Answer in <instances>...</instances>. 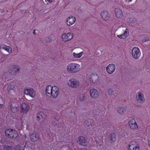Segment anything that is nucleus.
<instances>
[{"label":"nucleus","mask_w":150,"mask_h":150,"mask_svg":"<svg viewBox=\"0 0 150 150\" xmlns=\"http://www.w3.org/2000/svg\"><path fill=\"white\" fill-rule=\"evenodd\" d=\"M60 91L58 87L56 86H52L48 85L46 88L45 93L47 96L53 98H57L59 96Z\"/></svg>","instance_id":"nucleus-1"},{"label":"nucleus","mask_w":150,"mask_h":150,"mask_svg":"<svg viewBox=\"0 0 150 150\" xmlns=\"http://www.w3.org/2000/svg\"><path fill=\"white\" fill-rule=\"evenodd\" d=\"M81 69L80 65L76 63H72L68 64L67 67V71L69 73H76Z\"/></svg>","instance_id":"nucleus-2"},{"label":"nucleus","mask_w":150,"mask_h":150,"mask_svg":"<svg viewBox=\"0 0 150 150\" xmlns=\"http://www.w3.org/2000/svg\"><path fill=\"white\" fill-rule=\"evenodd\" d=\"M136 99L140 103H143L145 102V98L143 91L140 90L137 93L136 95Z\"/></svg>","instance_id":"nucleus-3"},{"label":"nucleus","mask_w":150,"mask_h":150,"mask_svg":"<svg viewBox=\"0 0 150 150\" xmlns=\"http://www.w3.org/2000/svg\"><path fill=\"white\" fill-rule=\"evenodd\" d=\"M131 54L134 59H139L141 56V52L139 48L137 47H134L131 50Z\"/></svg>","instance_id":"nucleus-4"},{"label":"nucleus","mask_w":150,"mask_h":150,"mask_svg":"<svg viewBox=\"0 0 150 150\" xmlns=\"http://www.w3.org/2000/svg\"><path fill=\"white\" fill-rule=\"evenodd\" d=\"M5 133L7 136L10 138H16L18 136L17 132L15 130L11 129L6 130Z\"/></svg>","instance_id":"nucleus-5"},{"label":"nucleus","mask_w":150,"mask_h":150,"mask_svg":"<svg viewBox=\"0 0 150 150\" xmlns=\"http://www.w3.org/2000/svg\"><path fill=\"white\" fill-rule=\"evenodd\" d=\"M68 85L70 87L76 88L79 87V83L78 81L74 79H71L67 82Z\"/></svg>","instance_id":"nucleus-6"},{"label":"nucleus","mask_w":150,"mask_h":150,"mask_svg":"<svg viewBox=\"0 0 150 150\" xmlns=\"http://www.w3.org/2000/svg\"><path fill=\"white\" fill-rule=\"evenodd\" d=\"M120 32L122 33L121 34L117 35V37L120 39H125L129 35L128 30L125 28H123L120 30Z\"/></svg>","instance_id":"nucleus-7"},{"label":"nucleus","mask_w":150,"mask_h":150,"mask_svg":"<svg viewBox=\"0 0 150 150\" xmlns=\"http://www.w3.org/2000/svg\"><path fill=\"white\" fill-rule=\"evenodd\" d=\"M73 34L70 33H63L62 35V40L64 42H67L72 39Z\"/></svg>","instance_id":"nucleus-8"},{"label":"nucleus","mask_w":150,"mask_h":150,"mask_svg":"<svg viewBox=\"0 0 150 150\" xmlns=\"http://www.w3.org/2000/svg\"><path fill=\"white\" fill-rule=\"evenodd\" d=\"M116 66L113 64H110L106 67V70L107 72L109 74H111L115 71Z\"/></svg>","instance_id":"nucleus-9"},{"label":"nucleus","mask_w":150,"mask_h":150,"mask_svg":"<svg viewBox=\"0 0 150 150\" xmlns=\"http://www.w3.org/2000/svg\"><path fill=\"white\" fill-rule=\"evenodd\" d=\"M24 93L25 94L29 95L32 98L34 97L35 95V91L32 88H25Z\"/></svg>","instance_id":"nucleus-10"},{"label":"nucleus","mask_w":150,"mask_h":150,"mask_svg":"<svg viewBox=\"0 0 150 150\" xmlns=\"http://www.w3.org/2000/svg\"><path fill=\"white\" fill-rule=\"evenodd\" d=\"M29 109V106L27 103H23L21 108V112L23 114H27Z\"/></svg>","instance_id":"nucleus-11"},{"label":"nucleus","mask_w":150,"mask_h":150,"mask_svg":"<svg viewBox=\"0 0 150 150\" xmlns=\"http://www.w3.org/2000/svg\"><path fill=\"white\" fill-rule=\"evenodd\" d=\"M76 18L72 16H70L66 19L65 23L68 26H70L73 25L75 22Z\"/></svg>","instance_id":"nucleus-12"},{"label":"nucleus","mask_w":150,"mask_h":150,"mask_svg":"<svg viewBox=\"0 0 150 150\" xmlns=\"http://www.w3.org/2000/svg\"><path fill=\"white\" fill-rule=\"evenodd\" d=\"M16 101V100H15L14 101L11 102L10 108L11 111L13 112H16L18 110V106L19 103Z\"/></svg>","instance_id":"nucleus-13"},{"label":"nucleus","mask_w":150,"mask_h":150,"mask_svg":"<svg viewBox=\"0 0 150 150\" xmlns=\"http://www.w3.org/2000/svg\"><path fill=\"white\" fill-rule=\"evenodd\" d=\"M129 127L133 130H135L138 129V125L136 121L134 119H132L128 122Z\"/></svg>","instance_id":"nucleus-14"},{"label":"nucleus","mask_w":150,"mask_h":150,"mask_svg":"<svg viewBox=\"0 0 150 150\" xmlns=\"http://www.w3.org/2000/svg\"><path fill=\"white\" fill-rule=\"evenodd\" d=\"M100 16L102 19L105 21L108 20L110 16V14L106 11H102L101 13Z\"/></svg>","instance_id":"nucleus-15"},{"label":"nucleus","mask_w":150,"mask_h":150,"mask_svg":"<svg viewBox=\"0 0 150 150\" xmlns=\"http://www.w3.org/2000/svg\"><path fill=\"white\" fill-rule=\"evenodd\" d=\"M115 14L116 17L118 18H121L123 16V13L121 9L118 8H115L114 9Z\"/></svg>","instance_id":"nucleus-16"},{"label":"nucleus","mask_w":150,"mask_h":150,"mask_svg":"<svg viewBox=\"0 0 150 150\" xmlns=\"http://www.w3.org/2000/svg\"><path fill=\"white\" fill-rule=\"evenodd\" d=\"M45 118V116L43 113L41 112L37 114L36 120L38 122H42L44 121Z\"/></svg>","instance_id":"nucleus-17"},{"label":"nucleus","mask_w":150,"mask_h":150,"mask_svg":"<svg viewBox=\"0 0 150 150\" xmlns=\"http://www.w3.org/2000/svg\"><path fill=\"white\" fill-rule=\"evenodd\" d=\"M77 142L80 144L84 146H86L87 144L86 140V138L83 137H79Z\"/></svg>","instance_id":"nucleus-18"},{"label":"nucleus","mask_w":150,"mask_h":150,"mask_svg":"<svg viewBox=\"0 0 150 150\" xmlns=\"http://www.w3.org/2000/svg\"><path fill=\"white\" fill-rule=\"evenodd\" d=\"M128 149L129 150H139V146L137 144L131 143L129 146Z\"/></svg>","instance_id":"nucleus-19"},{"label":"nucleus","mask_w":150,"mask_h":150,"mask_svg":"<svg viewBox=\"0 0 150 150\" xmlns=\"http://www.w3.org/2000/svg\"><path fill=\"white\" fill-rule=\"evenodd\" d=\"M30 137L32 141L35 142L39 139V135L38 133H34L31 134Z\"/></svg>","instance_id":"nucleus-20"},{"label":"nucleus","mask_w":150,"mask_h":150,"mask_svg":"<svg viewBox=\"0 0 150 150\" xmlns=\"http://www.w3.org/2000/svg\"><path fill=\"white\" fill-rule=\"evenodd\" d=\"M83 51L78 53V51H76V52L73 53V56L75 58H79L81 57L84 54Z\"/></svg>","instance_id":"nucleus-21"},{"label":"nucleus","mask_w":150,"mask_h":150,"mask_svg":"<svg viewBox=\"0 0 150 150\" xmlns=\"http://www.w3.org/2000/svg\"><path fill=\"white\" fill-rule=\"evenodd\" d=\"M0 48L4 49L9 53H11L12 52V48L10 46H7L6 45H1Z\"/></svg>","instance_id":"nucleus-22"},{"label":"nucleus","mask_w":150,"mask_h":150,"mask_svg":"<svg viewBox=\"0 0 150 150\" xmlns=\"http://www.w3.org/2000/svg\"><path fill=\"white\" fill-rule=\"evenodd\" d=\"M126 110V108L125 107H119L117 108V112L119 114L122 115L125 113Z\"/></svg>","instance_id":"nucleus-23"},{"label":"nucleus","mask_w":150,"mask_h":150,"mask_svg":"<svg viewBox=\"0 0 150 150\" xmlns=\"http://www.w3.org/2000/svg\"><path fill=\"white\" fill-rule=\"evenodd\" d=\"M110 140L112 143L114 142L116 140V135L114 133H112L110 134L109 135Z\"/></svg>","instance_id":"nucleus-24"},{"label":"nucleus","mask_w":150,"mask_h":150,"mask_svg":"<svg viewBox=\"0 0 150 150\" xmlns=\"http://www.w3.org/2000/svg\"><path fill=\"white\" fill-rule=\"evenodd\" d=\"M19 70V67L17 65H14L12 66V71L14 73H16Z\"/></svg>","instance_id":"nucleus-25"},{"label":"nucleus","mask_w":150,"mask_h":150,"mask_svg":"<svg viewBox=\"0 0 150 150\" xmlns=\"http://www.w3.org/2000/svg\"><path fill=\"white\" fill-rule=\"evenodd\" d=\"M15 87L14 85H10L7 87V91L9 93L11 92V90L14 91Z\"/></svg>","instance_id":"nucleus-26"},{"label":"nucleus","mask_w":150,"mask_h":150,"mask_svg":"<svg viewBox=\"0 0 150 150\" xmlns=\"http://www.w3.org/2000/svg\"><path fill=\"white\" fill-rule=\"evenodd\" d=\"M85 95L84 94H81L79 96V98L81 101H83L84 99Z\"/></svg>","instance_id":"nucleus-27"},{"label":"nucleus","mask_w":150,"mask_h":150,"mask_svg":"<svg viewBox=\"0 0 150 150\" xmlns=\"http://www.w3.org/2000/svg\"><path fill=\"white\" fill-rule=\"evenodd\" d=\"M108 92L109 95H112L113 94V91L112 88H109L108 90Z\"/></svg>","instance_id":"nucleus-28"},{"label":"nucleus","mask_w":150,"mask_h":150,"mask_svg":"<svg viewBox=\"0 0 150 150\" xmlns=\"http://www.w3.org/2000/svg\"><path fill=\"white\" fill-rule=\"evenodd\" d=\"M93 93H94V89L93 88H92V89H91V90H90V96L91 97H92L93 98H94Z\"/></svg>","instance_id":"nucleus-29"},{"label":"nucleus","mask_w":150,"mask_h":150,"mask_svg":"<svg viewBox=\"0 0 150 150\" xmlns=\"http://www.w3.org/2000/svg\"><path fill=\"white\" fill-rule=\"evenodd\" d=\"M93 73L91 74L89 76V80L92 83H93Z\"/></svg>","instance_id":"nucleus-30"},{"label":"nucleus","mask_w":150,"mask_h":150,"mask_svg":"<svg viewBox=\"0 0 150 150\" xmlns=\"http://www.w3.org/2000/svg\"><path fill=\"white\" fill-rule=\"evenodd\" d=\"M99 95L98 93L97 90L94 89V98H97Z\"/></svg>","instance_id":"nucleus-31"},{"label":"nucleus","mask_w":150,"mask_h":150,"mask_svg":"<svg viewBox=\"0 0 150 150\" xmlns=\"http://www.w3.org/2000/svg\"><path fill=\"white\" fill-rule=\"evenodd\" d=\"M23 145L22 146L21 145H18L15 148L16 150H21L23 149Z\"/></svg>","instance_id":"nucleus-32"},{"label":"nucleus","mask_w":150,"mask_h":150,"mask_svg":"<svg viewBox=\"0 0 150 150\" xmlns=\"http://www.w3.org/2000/svg\"><path fill=\"white\" fill-rule=\"evenodd\" d=\"M127 2H131L132 0H125Z\"/></svg>","instance_id":"nucleus-33"},{"label":"nucleus","mask_w":150,"mask_h":150,"mask_svg":"<svg viewBox=\"0 0 150 150\" xmlns=\"http://www.w3.org/2000/svg\"><path fill=\"white\" fill-rule=\"evenodd\" d=\"M79 150H87L86 149H80Z\"/></svg>","instance_id":"nucleus-34"},{"label":"nucleus","mask_w":150,"mask_h":150,"mask_svg":"<svg viewBox=\"0 0 150 150\" xmlns=\"http://www.w3.org/2000/svg\"><path fill=\"white\" fill-rule=\"evenodd\" d=\"M148 144L149 145V146H150V141H149L148 142Z\"/></svg>","instance_id":"nucleus-35"},{"label":"nucleus","mask_w":150,"mask_h":150,"mask_svg":"<svg viewBox=\"0 0 150 150\" xmlns=\"http://www.w3.org/2000/svg\"><path fill=\"white\" fill-rule=\"evenodd\" d=\"M51 41H52V39H51V38H50L49 39V42H51Z\"/></svg>","instance_id":"nucleus-36"},{"label":"nucleus","mask_w":150,"mask_h":150,"mask_svg":"<svg viewBox=\"0 0 150 150\" xmlns=\"http://www.w3.org/2000/svg\"><path fill=\"white\" fill-rule=\"evenodd\" d=\"M2 107V105L0 104V108Z\"/></svg>","instance_id":"nucleus-37"},{"label":"nucleus","mask_w":150,"mask_h":150,"mask_svg":"<svg viewBox=\"0 0 150 150\" xmlns=\"http://www.w3.org/2000/svg\"><path fill=\"white\" fill-rule=\"evenodd\" d=\"M24 146V147H25V146L24 145V146ZM24 148H23V149H24Z\"/></svg>","instance_id":"nucleus-38"},{"label":"nucleus","mask_w":150,"mask_h":150,"mask_svg":"<svg viewBox=\"0 0 150 150\" xmlns=\"http://www.w3.org/2000/svg\"><path fill=\"white\" fill-rule=\"evenodd\" d=\"M35 30H34V32H33V33H35Z\"/></svg>","instance_id":"nucleus-39"},{"label":"nucleus","mask_w":150,"mask_h":150,"mask_svg":"<svg viewBox=\"0 0 150 150\" xmlns=\"http://www.w3.org/2000/svg\"><path fill=\"white\" fill-rule=\"evenodd\" d=\"M96 76L98 77V76H97V74H96Z\"/></svg>","instance_id":"nucleus-40"}]
</instances>
